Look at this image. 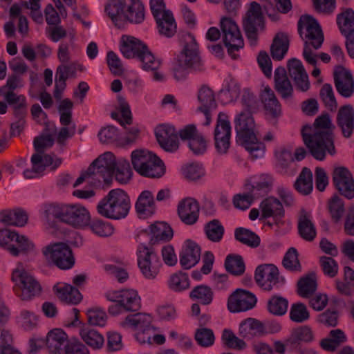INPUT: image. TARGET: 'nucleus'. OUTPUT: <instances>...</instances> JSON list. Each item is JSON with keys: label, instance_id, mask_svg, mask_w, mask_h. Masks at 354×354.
I'll return each instance as SVG.
<instances>
[{"label": "nucleus", "instance_id": "1", "mask_svg": "<svg viewBox=\"0 0 354 354\" xmlns=\"http://www.w3.org/2000/svg\"><path fill=\"white\" fill-rule=\"evenodd\" d=\"M332 131L333 124L327 114L319 116L313 126L303 127L304 142L315 159L323 160L326 153L332 156L335 153Z\"/></svg>", "mask_w": 354, "mask_h": 354}, {"label": "nucleus", "instance_id": "2", "mask_svg": "<svg viewBox=\"0 0 354 354\" xmlns=\"http://www.w3.org/2000/svg\"><path fill=\"white\" fill-rule=\"evenodd\" d=\"M237 142L254 158L263 156L264 145L257 138L258 130L254 118L248 110L237 113L234 120Z\"/></svg>", "mask_w": 354, "mask_h": 354}, {"label": "nucleus", "instance_id": "3", "mask_svg": "<svg viewBox=\"0 0 354 354\" xmlns=\"http://www.w3.org/2000/svg\"><path fill=\"white\" fill-rule=\"evenodd\" d=\"M151 323L152 317L149 314L137 313L127 316L119 325L124 330L135 331V339L141 345L163 344L165 342V337L157 334L156 328Z\"/></svg>", "mask_w": 354, "mask_h": 354}, {"label": "nucleus", "instance_id": "4", "mask_svg": "<svg viewBox=\"0 0 354 354\" xmlns=\"http://www.w3.org/2000/svg\"><path fill=\"white\" fill-rule=\"evenodd\" d=\"M96 209L103 217L113 220L124 218L131 209L130 197L122 189H111L99 201Z\"/></svg>", "mask_w": 354, "mask_h": 354}, {"label": "nucleus", "instance_id": "5", "mask_svg": "<svg viewBox=\"0 0 354 354\" xmlns=\"http://www.w3.org/2000/svg\"><path fill=\"white\" fill-rule=\"evenodd\" d=\"M104 297L109 301L116 303L108 308L109 313L112 316L136 312L141 306L140 297L134 289L109 290L104 293Z\"/></svg>", "mask_w": 354, "mask_h": 354}, {"label": "nucleus", "instance_id": "6", "mask_svg": "<svg viewBox=\"0 0 354 354\" xmlns=\"http://www.w3.org/2000/svg\"><path fill=\"white\" fill-rule=\"evenodd\" d=\"M131 161L134 170L140 175L149 178H160L165 172L162 161L152 152L136 149L131 152Z\"/></svg>", "mask_w": 354, "mask_h": 354}, {"label": "nucleus", "instance_id": "7", "mask_svg": "<svg viewBox=\"0 0 354 354\" xmlns=\"http://www.w3.org/2000/svg\"><path fill=\"white\" fill-rule=\"evenodd\" d=\"M219 25L228 54L232 59H238V52L243 48L244 41L237 24L230 17H223Z\"/></svg>", "mask_w": 354, "mask_h": 354}, {"label": "nucleus", "instance_id": "8", "mask_svg": "<svg viewBox=\"0 0 354 354\" xmlns=\"http://www.w3.org/2000/svg\"><path fill=\"white\" fill-rule=\"evenodd\" d=\"M12 281L15 283L17 295L22 300H30L37 295L41 287L37 280L19 264L12 273Z\"/></svg>", "mask_w": 354, "mask_h": 354}, {"label": "nucleus", "instance_id": "9", "mask_svg": "<svg viewBox=\"0 0 354 354\" xmlns=\"http://www.w3.org/2000/svg\"><path fill=\"white\" fill-rule=\"evenodd\" d=\"M138 265L143 277L155 280L159 274L162 263L157 254L144 244L138 247Z\"/></svg>", "mask_w": 354, "mask_h": 354}, {"label": "nucleus", "instance_id": "10", "mask_svg": "<svg viewBox=\"0 0 354 354\" xmlns=\"http://www.w3.org/2000/svg\"><path fill=\"white\" fill-rule=\"evenodd\" d=\"M42 254L48 261L53 263L62 270L71 268L75 259L70 247L64 243H50L42 249Z\"/></svg>", "mask_w": 354, "mask_h": 354}, {"label": "nucleus", "instance_id": "11", "mask_svg": "<svg viewBox=\"0 0 354 354\" xmlns=\"http://www.w3.org/2000/svg\"><path fill=\"white\" fill-rule=\"evenodd\" d=\"M298 31L306 44H312L315 50L324 41V35L317 20L310 15H303L298 21Z\"/></svg>", "mask_w": 354, "mask_h": 354}, {"label": "nucleus", "instance_id": "12", "mask_svg": "<svg viewBox=\"0 0 354 354\" xmlns=\"http://www.w3.org/2000/svg\"><path fill=\"white\" fill-rule=\"evenodd\" d=\"M30 161L31 169H26L23 171L24 176L28 179L39 177L47 168L53 171L62 162V158L55 154H46L37 151L32 156Z\"/></svg>", "mask_w": 354, "mask_h": 354}, {"label": "nucleus", "instance_id": "13", "mask_svg": "<svg viewBox=\"0 0 354 354\" xmlns=\"http://www.w3.org/2000/svg\"><path fill=\"white\" fill-rule=\"evenodd\" d=\"M185 45L182 52L177 56L176 62L180 66H186L195 71L204 70L203 64L198 54V47L195 37L192 34L185 36Z\"/></svg>", "mask_w": 354, "mask_h": 354}, {"label": "nucleus", "instance_id": "14", "mask_svg": "<svg viewBox=\"0 0 354 354\" xmlns=\"http://www.w3.org/2000/svg\"><path fill=\"white\" fill-rule=\"evenodd\" d=\"M91 216L88 209L80 203H64L62 222L76 229H85Z\"/></svg>", "mask_w": 354, "mask_h": 354}, {"label": "nucleus", "instance_id": "15", "mask_svg": "<svg viewBox=\"0 0 354 354\" xmlns=\"http://www.w3.org/2000/svg\"><path fill=\"white\" fill-rule=\"evenodd\" d=\"M263 26L261 6L259 3L252 2L243 19V28L252 46L256 45L258 33L263 29Z\"/></svg>", "mask_w": 354, "mask_h": 354}, {"label": "nucleus", "instance_id": "16", "mask_svg": "<svg viewBox=\"0 0 354 354\" xmlns=\"http://www.w3.org/2000/svg\"><path fill=\"white\" fill-rule=\"evenodd\" d=\"M231 124L225 113H219L214 132L215 148L220 155L226 154L230 147Z\"/></svg>", "mask_w": 354, "mask_h": 354}, {"label": "nucleus", "instance_id": "17", "mask_svg": "<svg viewBox=\"0 0 354 354\" xmlns=\"http://www.w3.org/2000/svg\"><path fill=\"white\" fill-rule=\"evenodd\" d=\"M254 279L266 290L278 288L284 284V279L279 276L278 268L273 264L259 266L255 270Z\"/></svg>", "mask_w": 354, "mask_h": 354}, {"label": "nucleus", "instance_id": "18", "mask_svg": "<svg viewBox=\"0 0 354 354\" xmlns=\"http://www.w3.org/2000/svg\"><path fill=\"white\" fill-rule=\"evenodd\" d=\"M118 158L109 151L105 152L100 156L89 166V172H93L95 179L100 182L102 179L106 181V179L114 172V168L118 163Z\"/></svg>", "mask_w": 354, "mask_h": 354}, {"label": "nucleus", "instance_id": "19", "mask_svg": "<svg viewBox=\"0 0 354 354\" xmlns=\"http://www.w3.org/2000/svg\"><path fill=\"white\" fill-rule=\"evenodd\" d=\"M257 299L251 292L238 289L228 298L227 308L231 313H239L252 309L256 304Z\"/></svg>", "mask_w": 354, "mask_h": 354}, {"label": "nucleus", "instance_id": "20", "mask_svg": "<svg viewBox=\"0 0 354 354\" xmlns=\"http://www.w3.org/2000/svg\"><path fill=\"white\" fill-rule=\"evenodd\" d=\"M333 180L336 188L342 195L348 199L354 197V179L351 173L346 167L335 168Z\"/></svg>", "mask_w": 354, "mask_h": 354}, {"label": "nucleus", "instance_id": "21", "mask_svg": "<svg viewBox=\"0 0 354 354\" xmlns=\"http://www.w3.org/2000/svg\"><path fill=\"white\" fill-rule=\"evenodd\" d=\"M133 0H109L106 2L104 11L113 23L118 27H120L131 10Z\"/></svg>", "mask_w": 354, "mask_h": 354}, {"label": "nucleus", "instance_id": "22", "mask_svg": "<svg viewBox=\"0 0 354 354\" xmlns=\"http://www.w3.org/2000/svg\"><path fill=\"white\" fill-rule=\"evenodd\" d=\"M182 140H187L188 146L195 155L203 154L207 147V144L204 137L197 131L194 125H187L179 132Z\"/></svg>", "mask_w": 354, "mask_h": 354}, {"label": "nucleus", "instance_id": "23", "mask_svg": "<svg viewBox=\"0 0 354 354\" xmlns=\"http://www.w3.org/2000/svg\"><path fill=\"white\" fill-rule=\"evenodd\" d=\"M73 313L75 317L74 321L71 323L73 326H80L79 335L82 339L93 349H99L102 347L104 343V337L97 330L91 328L86 325H82L78 320L79 310L73 308Z\"/></svg>", "mask_w": 354, "mask_h": 354}, {"label": "nucleus", "instance_id": "24", "mask_svg": "<svg viewBox=\"0 0 354 354\" xmlns=\"http://www.w3.org/2000/svg\"><path fill=\"white\" fill-rule=\"evenodd\" d=\"M201 250L194 241L186 240L179 254L180 266L186 270L195 266L200 261Z\"/></svg>", "mask_w": 354, "mask_h": 354}, {"label": "nucleus", "instance_id": "25", "mask_svg": "<svg viewBox=\"0 0 354 354\" xmlns=\"http://www.w3.org/2000/svg\"><path fill=\"white\" fill-rule=\"evenodd\" d=\"M156 136L160 147L166 151L175 152L178 149L176 132L173 127L162 124L156 129Z\"/></svg>", "mask_w": 354, "mask_h": 354}, {"label": "nucleus", "instance_id": "26", "mask_svg": "<svg viewBox=\"0 0 354 354\" xmlns=\"http://www.w3.org/2000/svg\"><path fill=\"white\" fill-rule=\"evenodd\" d=\"M335 85L337 92L344 97H351L354 92V80L351 72L342 66L334 71Z\"/></svg>", "mask_w": 354, "mask_h": 354}, {"label": "nucleus", "instance_id": "27", "mask_svg": "<svg viewBox=\"0 0 354 354\" xmlns=\"http://www.w3.org/2000/svg\"><path fill=\"white\" fill-rule=\"evenodd\" d=\"M147 48L145 44L133 36L124 35L120 40V52L127 59H138Z\"/></svg>", "mask_w": 354, "mask_h": 354}, {"label": "nucleus", "instance_id": "28", "mask_svg": "<svg viewBox=\"0 0 354 354\" xmlns=\"http://www.w3.org/2000/svg\"><path fill=\"white\" fill-rule=\"evenodd\" d=\"M45 344L51 354H62L69 344L68 335L63 330L54 328L47 333Z\"/></svg>", "mask_w": 354, "mask_h": 354}, {"label": "nucleus", "instance_id": "29", "mask_svg": "<svg viewBox=\"0 0 354 354\" xmlns=\"http://www.w3.org/2000/svg\"><path fill=\"white\" fill-rule=\"evenodd\" d=\"M260 209L263 218L272 217L274 223L278 226L283 224L282 218L284 211L282 204L278 199L274 197H268L264 199L260 204Z\"/></svg>", "mask_w": 354, "mask_h": 354}, {"label": "nucleus", "instance_id": "30", "mask_svg": "<svg viewBox=\"0 0 354 354\" xmlns=\"http://www.w3.org/2000/svg\"><path fill=\"white\" fill-rule=\"evenodd\" d=\"M199 204L193 198L182 200L178 205V214L180 220L187 225L194 224L199 215Z\"/></svg>", "mask_w": 354, "mask_h": 354}, {"label": "nucleus", "instance_id": "31", "mask_svg": "<svg viewBox=\"0 0 354 354\" xmlns=\"http://www.w3.org/2000/svg\"><path fill=\"white\" fill-rule=\"evenodd\" d=\"M64 203H46L41 205L39 213L47 228L55 227V219L62 222Z\"/></svg>", "mask_w": 354, "mask_h": 354}, {"label": "nucleus", "instance_id": "32", "mask_svg": "<svg viewBox=\"0 0 354 354\" xmlns=\"http://www.w3.org/2000/svg\"><path fill=\"white\" fill-rule=\"evenodd\" d=\"M288 73L293 79L297 88L301 91H306L310 88L308 76L302 63L297 59H292L288 63Z\"/></svg>", "mask_w": 354, "mask_h": 354}, {"label": "nucleus", "instance_id": "33", "mask_svg": "<svg viewBox=\"0 0 354 354\" xmlns=\"http://www.w3.org/2000/svg\"><path fill=\"white\" fill-rule=\"evenodd\" d=\"M53 290L57 297L66 304L76 305L82 299L80 292L76 288L66 283H57L53 286Z\"/></svg>", "mask_w": 354, "mask_h": 354}, {"label": "nucleus", "instance_id": "34", "mask_svg": "<svg viewBox=\"0 0 354 354\" xmlns=\"http://www.w3.org/2000/svg\"><path fill=\"white\" fill-rule=\"evenodd\" d=\"M273 185V178L266 174L257 175L250 178V183L245 185L246 189L251 191L257 198L266 194Z\"/></svg>", "mask_w": 354, "mask_h": 354}, {"label": "nucleus", "instance_id": "35", "mask_svg": "<svg viewBox=\"0 0 354 354\" xmlns=\"http://www.w3.org/2000/svg\"><path fill=\"white\" fill-rule=\"evenodd\" d=\"M337 122L344 136L349 138L354 129V110L351 105L343 106L339 109Z\"/></svg>", "mask_w": 354, "mask_h": 354}, {"label": "nucleus", "instance_id": "36", "mask_svg": "<svg viewBox=\"0 0 354 354\" xmlns=\"http://www.w3.org/2000/svg\"><path fill=\"white\" fill-rule=\"evenodd\" d=\"M155 203L153 194L149 190L140 193L136 203V210L140 218H146L155 212Z\"/></svg>", "mask_w": 354, "mask_h": 354}, {"label": "nucleus", "instance_id": "37", "mask_svg": "<svg viewBox=\"0 0 354 354\" xmlns=\"http://www.w3.org/2000/svg\"><path fill=\"white\" fill-rule=\"evenodd\" d=\"M261 100L266 114L276 118L281 113V106L274 93L269 86H265L261 93Z\"/></svg>", "mask_w": 354, "mask_h": 354}, {"label": "nucleus", "instance_id": "38", "mask_svg": "<svg viewBox=\"0 0 354 354\" xmlns=\"http://www.w3.org/2000/svg\"><path fill=\"white\" fill-rule=\"evenodd\" d=\"M298 230L300 236L308 241H313L316 236V230L312 222V215L310 212L301 209L298 218Z\"/></svg>", "mask_w": 354, "mask_h": 354}, {"label": "nucleus", "instance_id": "39", "mask_svg": "<svg viewBox=\"0 0 354 354\" xmlns=\"http://www.w3.org/2000/svg\"><path fill=\"white\" fill-rule=\"evenodd\" d=\"M275 88L281 97L288 100L292 97V86L289 81L283 67H278L274 71Z\"/></svg>", "mask_w": 354, "mask_h": 354}, {"label": "nucleus", "instance_id": "40", "mask_svg": "<svg viewBox=\"0 0 354 354\" xmlns=\"http://www.w3.org/2000/svg\"><path fill=\"white\" fill-rule=\"evenodd\" d=\"M265 333L263 324L254 318H248L242 321L239 325V334L244 338L251 339L261 336Z\"/></svg>", "mask_w": 354, "mask_h": 354}, {"label": "nucleus", "instance_id": "41", "mask_svg": "<svg viewBox=\"0 0 354 354\" xmlns=\"http://www.w3.org/2000/svg\"><path fill=\"white\" fill-rule=\"evenodd\" d=\"M158 32L162 37L171 38L177 32V24L173 13L169 12L155 19Z\"/></svg>", "mask_w": 354, "mask_h": 354}, {"label": "nucleus", "instance_id": "42", "mask_svg": "<svg viewBox=\"0 0 354 354\" xmlns=\"http://www.w3.org/2000/svg\"><path fill=\"white\" fill-rule=\"evenodd\" d=\"M197 100L199 104L198 109L200 111L214 110L216 108L215 94L207 85H201L197 91Z\"/></svg>", "mask_w": 354, "mask_h": 354}, {"label": "nucleus", "instance_id": "43", "mask_svg": "<svg viewBox=\"0 0 354 354\" xmlns=\"http://www.w3.org/2000/svg\"><path fill=\"white\" fill-rule=\"evenodd\" d=\"M4 99L12 106L15 115L22 118L27 113L26 98L23 95H17L13 91H9L4 95Z\"/></svg>", "mask_w": 354, "mask_h": 354}, {"label": "nucleus", "instance_id": "44", "mask_svg": "<svg viewBox=\"0 0 354 354\" xmlns=\"http://www.w3.org/2000/svg\"><path fill=\"white\" fill-rule=\"evenodd\" d=\"M289 47L288 35L284 33H278L274 37L270 46V53L275 60H281L287 53Z\"/></svg>", "mask_w": 354, "mask_h": 354}, {"label": "nucleus", "instance_id": "45", "mask_svg": "<svg viewBox=\"0 0 354 354\" xmlns=\"http://www.w3.org/2000/svg\"><path fill=\"white\" fill-rule=\"evenodd\" d=\"M337 22L341 33L346 37L354 34V11L347 8L338 15Z\"/></svg>", "mask_w": 354, "mask_h": 354}, {"label": "nucleus", "instance_id": "46", "mask_svg": "<svg viewBox=\"0 0 354 354\" xmlns=\"http://www.w3.org/2000/svg\"><path fill=\"white\" fill-rule=\"evenodd\" d=\"M18 238V233L8 229H0V246L6 249L11 255L18 257L19 250L12 244Z\"/></svg>", "mask_w": 354, "mask_h": 354}, {"label": "nucleus", "instance_id": "47", "mask_svg": "<svg viewBox=\"0 0 354 354\" xmlns=\"http://www.w3.org/2000/svg\"><path fill=\"white\" fill-rule=\"evenodd\" d=\"M114 174L115 180L120 184L128 183L132 178L133 172L129 161L122 157L118 158V163L114 168Z\"/></svg>", "mask_w": 354, "mask_h": 354}, {"label": "nucleus", "instance_id": "48", "mask_svg": "<svg viewBox=\"0 0 354 354\" xmlns=\"http://www.w3.org/2000/svg\"><path fill=\"white\" fill-rule=\"evenodd\" d=\"M118 106L119 112L111 113L112 118L118 120L122 126L130 124L132 122L131 111L127 102L122 96H118Z\"/></svg>", "mask_w": 354, "mask_h": 354}, {"label": "nucleus", "instance_id": "49", "mask_svg": "<svg viewBox=\"0 0 354 354\" xmlns=\"http://www.w3.org/2000/svg\"><path fill=\"white\" fill-rule=\"evenodd\" d=\"M295 187L299 192L304 195H307L312 192L313 174L309 169H303L295 183Z\"/></svg>", "mask_w": 354, "mask_h": 354}, {"label": "nucleus", "instance_id": "50", "mask_svg": "<svg viewBox=\"0 0 354 354\" xmlns=\"http://www.w3.org/2000/svg\"><path fill=\"white\" fill-rule=\"evenodd\" d=\"M87 227L94 234L100 237L110 236L114 232L113 226L110 223L101 219H94L93 221L91 219Z\"/></svg>", "mask_w": 354, "mask_h": 354}, {"label": "nucleus", "instance_id": "51", "mask_svg": "<svg viewBox=\"0 0 354 354\" xmlns=\"http://www.w3.org/2000/svg\"><path fill=\"white\" fill-rule=\"evenodd\" d=\"M328 208L332 220L335 223H339L345 212L342 199L337 195L333 196L328 201Z\"/></svg>", "mask_w": 354, "mask_h": 354}, {"label": "nucleus", "instance_id": "52", "mask_svg": "<svg viewBox=\"0 0 354 354\" xmlns=\"http://www.w3.org/2000/svg\"><path fill=\"white\" fill-rule=\"evenodd\" d=\"M317 289V278L315 273H310L298 282V293L302 297H308Z\"/></svg>", "mask_w": 354, "mask_h": 354}, {"label": "nucleus", "instance_id": "53", "mask_svg": "<svg viewBox=\"0 0 354 354\" xmlns=\"http://www.w3.org/2000/svg\"><path fill=\"white\" fill-rule=\"evenodd\" d=\"M17 322L25 330H32L37 327L39 317L33 311L22 310L17 317Z\"/></svg>", "mask_w": 354, "mask_h": 354}, {"label": "nucleus", "instance_id": "54", "mask_svg": "<svg viewBox=\"0 0 354 354\" xmlns=\"http://www.w3.org/2000/svg\"><path fill=\"white\" fill-rule=\"evenodd\" d=\"M152 237L156 240L168 241L173 236V231L166 223L158 222L149 226Z\"/></svg>", "mask_w": 354, "mask_h": 354}, {"label": "nucleus", "instance_id": "55", "mask_svg": "<svg viewBox=\"0 0 354 354\" xmlns=\"http://www.w3.org/2000/svg\"><path fill=\"white\" fill-rule=\"evenodd\" d=\"M225 266L226 270L234 275H241L245 269L243 258L236 254L227 255Z\"/></svg>", "mask_w": 354, "mask_h": 354}, {"label": "nucleus", "instance_id": "56", "mask_svg": "<svg viewBox=\"0 0 354 354\" xmlns=\"http://www.w3.org/2000/svg\"><path fill=\"white\" fill-rule=\"evenodd\" d=\"M145 19V8L140 0H133L131 10L127 12L125 22L141 24Z\"/></svg>", "mask_w": 354, "mask_h": 354}, {"label": "nucleus", "instance_id": "57", "mask_svg": "<svg viewBox=\"0 0 354 354\" xmlns=\"http://www.w3.org/2000/svg\"><path fill=\"white\" fill-rule=\"evenodd\" d=\"M169 288L175 292H181L189 287V280L186 273L179 272L171 275L168 281Z\"/></svg>", "mask_w": 354, "mask_h": 354}, {"label": "nucleus", "instance_id": "58", "mask_svg": "<svg viewBox=\"0 0 354 354\" xmlns=\"http://www.w3.org/2000/svg\"><path fill=\"white\" fill-rule=\"evenodd\" d=\"M138 59L141 62L142 68L145 71L158 70L162 64L161 59L155 57L148 48L142 53Z\"/></svg>", "mask_w": 354, "mask_h": 354}, {"label": "nucleus", "instance_id": "59", "mask_svg": "<svg viewBox=\"0 0 354 354\" xmlns=\"http://www.w3.org/2000/svg\"><path fill=\"white\" fill-rule=\"evenodd\" d=\"M310 317V313L306 305L298 302L293 304L290 310V319L296 323H302Z\"/></svg>", "mask_w": 354, "mask_h": 354}, {"label": "nucleus", "instance_id": "60", "mask_svg": "<svg viewBox=\"0 0 354 354\" xmlns=\"http://www.w3.org/2000/svg\"><path fill=\"white\" fill-rule=\"evenodd\" d=\"M205 231L210 241L219 242L223 237L224 228L219 221L214 219L206 224Z\"/></svg>", "mask_w": 354, "mask_h": 354}, {"label": "nucleus", "instance_id": "61", "mask_svg": "<svg viewBox=\"0 0 354 354\" xmlns=\"http://www.w3.org/2000/svg\"><path fill=\"white\" fill-rule=\"evenodd\" d=\"M288 302L286 299L279 297H272L268 303V311L274 315H283L288 309Z\"/></svg>", "mask_w": 354, "mask_h": 354}, {"label": "nucleus", "instance_id": "62", "mask_svg": "<svg viewBox=\"0 0 354 354\" xmlns=\"http://www.w3.org/2000/svg\"><path fill=\"white\" fill-rule=\"evenodd\" d=\"M320 97L326 107L330 111H335L337 103L331 85L325 84L320 90Z\"/></svg>", "mask_w": 354, "mask_h": 354}, {"label": "nucleus", "instance_id": "63", "mask_svg": "<svg viewBox=\"0 0 354 354\" xmlns=\"http://www.w3.org/2000/svg\"><path fill=\"white\" fill-rule=\"evenodd\" d=\"M190 297L198 301L200 303L207 305L212 302L213 292L212 290L205 286L196 287L191 292Z\"/></svg>", "mask_w": 354, "mask_h": 354}, {"label": "nucleus", "instance_id": "64", "mask_svg": "<svg viewBox=\"0 0 354 354\" xmlns=\"http://www.w3.org/2000/svg\"><path fill=\"white\" fill-rule=\"evenodd\" d=\"M235 237L240 242L252 247L258 246L260 243L259 237L257 235L244 228L236 229Z\"/></svg>", "mask_w": 354, "mask_h": 354}]
</instances>
